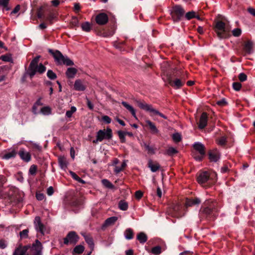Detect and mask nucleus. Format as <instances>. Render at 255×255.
<instances>
[{
  "instance_id": "nucleus-49",
  "label": "nucleus",
  "mask_w": 255,
  "mask_h": 255,
  "mask_svg": "<svg viewBox=\"0 0 255 255\" xmlns=\"http://www.w3.org/2000/svg\"><path fill=\"white\" fill-rule=\"evenodd\" d=\"M232 34L235 37H239L242 34V30L241 28H235L234 30L232 31Z\"/></svg>"
},
{
  "instance_id": "nucleus-1",
  "label": "nucleus",
  "mask_w": 255,
  "mask_h": 255,
  "mask_svg": "<svg viewBox=\"0 0 255 255\" xmlns=\"http://www.w3.org/2000/svg\"><path fill=\"white\" fill-rule=\"evenodd\" d=\"M218 215L217 203L211 200H206L202 205L199 213L200 221H212Z\"/></svg>"
},
{
  "instance_id": "nucleus-63",
  "label": "nucleus",
  "mask_w": 255,
  "mask_h": 255,
  "mask_svg": "<svg viewBox=\"0 0 255 255\" xmlns=\"http://www.w3.org/2000/svg\"><path fill=\"white\" fill-rule=\"evenodd\" d=\"M127 110L130 112L131 114L133 117H136L135 111L131 106L130 105L127 109Z\"/></svg>"
},
{
  "instance_id": "nucleus-3",
  "label": "nucleus",
  "mask_w": 255,
  "mask_h": 255,
  "mask_svg": "<svg viewBox=\"0 0 255 255\" xmlns=\"http://www.w3.org/2000/svg\"><path fill=\"white\" fill-rule=\"evenodd\" d=\"M42 244L38 240L35 241L32 246H22L20 244L17 247L12 255H29V251L31 252L32 255H41Z\"/></svg>"
},
{
  "instance_id": "nucleus-33",
  "label": "nucleus",
  "mask_w": 255,
  "mask_h": 255,
  "mask_svg": "<svg viewBox=\"0 0 255 255\" xmlns=\"http://www.w3.org/2000/svg\"><path fill=\"white\" fill-rule=\"evenodd\" d=\"M128 203L125 200H121L119 203V208L123 211H127L128 209Z\"/></svg>"
},
{
  "instance_id": "nucleus-2",
  "label": "nucleus",
  "mask_w": 255,
  "mask_h": 255,
  "mask_svg": "<svg viewBox=\"0 0 255 255\" xmlns=\"http://www.w3.org/2000/svg\"><path fill=\"white\" fill-rule=\"evenodd\" d=\"M197 181L202 187L207 189L216 183L217 174L215 172L200 171L197 174Z\"/></svg>"
},
{
  "instance_id": "nucleus-25",
  "label": "nucleus",
  "mask_w": 255,
  "mask_h": 255,
  "mask_svg": "<svg viewBox=\"0 0 255 255\" xmlns=\"http://www.w3.org/2000/svg\"><path fill=\"white\" fill-rule=\"evenodd\" d=\"M58 163L60 168L65 170L67 168L68 162L66 158L64 156H60L58 158Z\"/></svg>"
},
{
  "instance_id": "nucleus-36",
  "label": "nucleus",
  "mask_w": 255,
  "mask_h": 255,
  "mask_svg": "<svg viewBox=\"0 0 255 255\" xmlns=\"http://www.w3.org/2000/svg\"><path fill=\"white\" fill-rule=\"evenodd\" d=\"M70 174L72 177L78 182L82 183V184H85L86 182L82 179L80 177H79L75 172L73 171H70Z\"/></svg>"
},
{
  "instance_id": "nucleus-45",
  "label": "nucleus",
  "mask_w": 255,
  "mask_h": 255,
  "mask_svg": "<svg viewBox=\"0 0 255 255\" xmlns=\"http://www.w3.org/2000/svg\"><path fill=\"white\" fill-rule=\"evenodd\" d=\"M227 141V137L225 136H222L218 139V143L221 146H225Z\"/></svg>"
},
{
  "instance_id": "nucleus-42",
  "label": "nucleus",
  "mask_w": 255,
  "mask_h": 255,
  "mask_svg": "<svg viewBox=\"0 0 255 255\" xmlns=\"http://www.w3.org/2000/svg\"><path fill=\"white\" fill-rule=\"evenodd\" d=\"M177 152V150L173 147H169L166 150V153L169 156H173Z\"/></svg>"
},
{
  "instance_id": "nucleus-51",
  "label": "nucleus",
  "mask_w": 255,
  "mask_h": 255,
  "mask_svg": "<svg viewBox=\"0 0 255 255\" xmlns=\"http://www.w3.org/2000/svg\"><path fill=\"white\" fill-rule=\"evenodd\" d=\"M144 146L146 150L148 151V153L151 154L155 153L154 149L152 147L150 146L148 144H147L146 143H144Z\"/></svg>"
},
{
  "instance_id": "nucleus-27",
  "label": "nucleus",
  "mask_w": 255,
  "mask_h": 255,
  "mask_svg": "<svg viewBox=\"0 0 255 255\" xmlns=\"http://www.w3.org/2000/svg\"><path fill=\"white\" fill-rule=\"evenodd\" d=\"M146 123L147 124V126L148 127L150 131L152 134H156L158 132L159 130H158L154 123H153L149 120L146 121Z\"/></svg>"
},
{
  "instance_id": "nucleus-12",
  "label": "nucleus",
  "mask_w": 255,
  "mask_h": 255,
  "mask_svg": "<svg viewBox=\"0 0 255 255\" xmlns=\"http://www.w3.org/2000/svg\"><path fill=\"white\" fill-rule=\"evenodd\" d=\"M79 239V236L75 231L69 232L66 237L63 239V243L65 245H68L69 244L75 245L77 243Z\"/></svg>"
},
{
  "instance_id": "nucleus-39",
  "label": "nucleus",
  "mask_w": 255,
  "mask_h": 255,
  "mask_svg": "<svg viewBox=\"0 0 255 255\" xmlns=\"http://www.w3.org/2000/svg\"><path fill=\"white\" fill-rule=\"evenodd\" d=\"M118 134L119 135V138L120 139V141L122 143L126 142V134L125 131H123L122 130H119L118 131Z\"/></svg>"
},
{
  "instance_id": "nucleus-50",
  "label": "nucleus",
  "mask_w": 255,
  "mask_h": 255,
  "mask_svg": "<svg viewBox=\"0 0 255 255\" xmlns=\"http://www.w3.org/2000/svg\"><path fill=\"white\" fill-rule=\"evenodd\" d=\"M37 170V167L36 165L33 164L32 165L29 169V174L34 175L36 174Z\"/></svg>"
},
{
  "instance_id": "nucleus-15",
  "label": "nucleus",
  "mask_w": 255,
  "mask_h": 255,
  "mask_svg": "<svg viewBox=\"0 0 255 255\" xmlns=\"http://www.w3.org/2000/svg\"><path fill=\"white\" fill-rule=\"evenodd\" d=\"M201 203V200L198 198H186L185 205L184 208H188L189 207H192L194 205H199Z\"/></svg>"
},
{
  "instance_id": "nucleus-53",
  "label": "nucleus",
  "mask_w": 255,
  "mask_h": 255,
  "mask_svg": "<svg viewBox=\"0 0 255 255\" xmlns=\"http://www.w3.org/2000/svg\"><path fill=\"white\" fill-rule=\"evenodd\" d=\"M98 34L103 37H109L112 35V34L109 32H106L104 30L99 31Z\"/></svg>"
},
{
  "instance_id": "nucleus-59",
  "label": "nucleus",
  "mask_w": 255,
  "mask_h": 255,
  "mask_svg": "<svg viewBox=\"0 0 255 255\" xmlns=\"http://www.w3.org/2000/svg\"><path fill=\"white\" fill-rule=\"evenodd\" d=\"M7 245V242L3 239L0 240V249H4L6 248Z\"/></svg>"
},
{
  "instance_id": "nucleus-30",
  "label": "nucleus",
  "mask_w": 255,
  "mask_h": 255,
  "mask_svg": "<svg viewBox=\"0 0 255 255\" xmlns=\"http://www.w3.org/2000/svg\"><path fill=\"white\" fill-rule=\"evenodd\" d=\"M136 238H137V240L141 244H144L147 240V236L143 232H140L139 233H138L137 235Z\"/></svg>"
},
{
  "instance_id": "nucleus-55",
  "label": "nucleus",
  "mask_w": 255,
  "mask_h": 255,
  "mask_svg": "<svg viewBox=\"0 0 255 255\" xmlns=\"http://www.w3.org/2000/svg\"><path fill=\"white\" fill-rule=\"evenodd\" d=\"M0 59L3 61L5 62H10L12 60L11 57L10 56L7 55H1Z\"/></svg>"
},
{
  "instance_id": "nucleus-58",
  "label": "nucleus",
  "mask_w": 255,
  "mask_h": 255,
  "mask_svg": "<svg viewBox=\"0 0 255 255\" xmlns=\"http://www.w3.org/2000/svg\"><path fill=\"white\" fill-rule=\"evenodd\" d=\"M143 196V193L140 190H137L135 192V197L136 199L139 200Z\"/></svg>"
},
{
  "instance_id": "nucleus-43",
  "label": "nucleus",
  "mask_w": 255,
  "mask_h": 255,
  "mask_svg": "<svg viewBox=\"0 0 255 255\" xmlns=\"http://www.w3.org/2000/svg\"><path fill=\"white\" fill-rule=\"evenodd\" d=\"M195 14L196 12L192 10L187 12L185 15V17L186 19L190 20L195 17Z\"/></svg>"
},
{
  "instance_id": "nucleus-8",
  "label": "nucleus",
  "mask_w": 255,
  "mask_h": 255,
  "mask_svg": "<svg viewBox=\"0 0 255 255\" xmlns=\"http://www.w3.org/2000/svg\"><path fill=\"white\" fill-rule=\"evenodd\" d=\"M4 198L6 201L12 206L19 207V204L22 201V197L18 193L17 189L15 188L9 189Z\"/></svg>"
},
{
  "instance_id": "nucleus-54",
  "label": "nucleus",
  "mask_w": 255,
  "mask_h": 255,
  "mask_svg": "<svg viewBox=\"0 0 255 255\" xmlns=\"http://www.w3.org/2000/svg\"><path fill=\"white\" fill-rule=\"evenodd\" d=\"M242 87V85L239 82H234L233 83V89L237 91H239Z\"/></svg>"
},
{
  "instance_id": "nucleus-40",
  "label": "nucleus",
  "mask_w": 255,
  "mask_h": 255,
  "mask_svg": "<svg viewBox=\"0 0 255 255\" xmlns=\"http://www.w3.org/2000/svg\"><path fill=\"white\" fill-rule=\"evenodd\" d=\"M47 76L50 80H55L57 78L56 74L50 69H49L47 72Z\"/></svg>"
},
{
  "instance_id": "nucleus-64",
  "label": "nucleus",
  "mask_w": 255,
  "mask_h": 255,
  "mask_svg": "<svg viewBox=\"0 0 255 255\" xmlns=\"http://www.w3.org/2000/svg\"><path fill=\"white\" fill-rule=\"evenodd\" d=\"M114 46L116 48L119 49L121 51L124 50V49L123 46L121 45L120 42H116L114 43Z\"/></svg>"
},
{
  "instance_id": "nucleus-6",
  "label": "nucleus",
  "mask_w": 255,
  "mask_h": 255,
  "mask_svg": "<svg viewBox=\"0 0 255 255\" xmlns=\"http://www.w3.org/2000/svg\"><path fill=\"white\" fill-rule=\"evenodd\" d=\"M187 74L183 71L177 73L174 77L171 74L167 75V80L168 84L174 89H179L185 84L187 78Z\"/></svg>"
},
{
  "instance_id": "nucleus-16",
  "label": "nucleus",
  "mask_w": 255,
  "mask_h": 255,
  "mask_svg": "<svg viewBox=\"0 0 255 255\" xmlns=\"http://www.w3.org/2000/svg\"><path fill=\"white\" fill-rule=\"evenodd\" d=\"M34 223L36 230L41 234L44 235V226L41 223L40 218L36 216L34 219Z\"/></svg>"
},
{
  "instance_id": "nucleus-47",
  "label": "nucleus",
  "mask_w": 255,
  "mask_h": 255,
  "mask_svg": "<svg viewBox=\"0 0 255 255\" xmlns=\"http://www.w3.org/2000/svg\"><path fill=\"white\" fill-rule=\"evenodd\" d=\"M172 139L175 142H179L181 140V135L178 132L172 135Z\"/></svg>"
},
{
  "instance_id": "nucleus-18",
  "label": "nucleus",
  "mask_w": 255,
  "mask_h": 255,
  "mask_svg": "<svg viewBox=\"0 0 255 255\" xmlns=\"http://www.w3.org/2000/svg\"><path fill=\"white\" fill-rule=\"evenodd\" d=\"M208 116L206 113H203L200 117L198 123V127L200 129H203L207 124Z\"/></svg>"
},
{
  "instance_id": "nucleus-57",
  "label": "nucleus",
  "mask_w": 255,
  "mask_h": 255,
  "mask_svg": "<svg viewBox=\"0 0 255 255\" xmlns=\"http://www.w3.org/2000/svg\"><path fill=\"white\" fill-rule=\"evenodd\" d=\"M79 20L77 17H73L71 21V25L74 27L78 26Z\"/></svg>"
},
{
  "instance_id": "nucleus-19",
  "label": "nucleus",
  "mask_w": 255,
  "mask_h": 255,
  "mask_svg": "<svg viewBox=\"0 0 255 255\" xmlns=\"http://www.w3.org/2000/svg\"><path fill=\"white\" fill-rule=\"evenodd\" d=\"M86 86L84 84L83 82L80 79L76 80L74 85V88L77 91H84Z\"/></svg>"
},
{
  "instance_id": "nucleus-21",
  "label": "nucleus",
  "mask_w": 255,
  "mask_h": 255,
  "mask_svg": "<svg viewBox=\"0 0 255 255\" xmlns=\"http://www.w3.org/2000/svg\"><path fill=\"white\" fill-rule=\"evenodd\" d=\"M147 165L148 167L150 169L152 172H156L160 167V166L158 163L156 161L153 162L151 159L148 160Z\"/></svg>"
},
{
  "instance_id": "nucleus-11",
  "label": "nucleus",
  "mask_w": 255,
  "mask_h": 255,
  "mask_svg": "<svg viewBox=\"0 0 255 255\" xmlns=\"http://www.w3.org/2000/svg\"><path fill=\"white\" fill-rule=\"evenodd\" d=\"M113 137V132L110 128L100 129L97 132V141H102L104 139L110 140Z\"/></svg>"
},
{
  "instance_id": "nucleus-34",
  "label": "nucleus",
  "mask_w": 255,
  "mask_h": 255,
  "mask_svg": "<svg viewBox=\"0 0 255 255\" xmlns=\"http://www.w3.org/2000/svg\"><path fill=\"white\" fill-rule=\"evenodd\" d=\"M37 17L39 19H44L45 15L44 13V8L43 6L40 7L38 8L36 12Z\"/></svg>"
},
{
  "instance_id": "nucleus-17",
  "label": "nucleus",
  "mask_w": 255,
  "mask_h": 255,
  "mask_svg": "<svg viewBox=\"0 0 255 255\" xmlns=\"http://www.w3.org/2000/svg\"><path fill=\"white\" fill-rule=\"evenodd\" d=\"M209 158L211 161L217 162L220 159V154L217 149L210 150L208 152Z\"/></svg>"
},
{
  "instance_id": "nucleus-28",
  "label": "nucleus",
  "mask_w": 255,
  "mask_h": 255,
  "mask_svg": "<svg viewBox=\"0 0 255 255\" xmlns=\"http://www.w3.org/2000/svg\"><path fill=\"white\" fill-rule=\"evenodd\" d=\"M124 236L127 240H131L133 239L134 236L133 231L131 228L127 229L124 232Z\"/></svg>"
},
{
  "instance_id": "nucleus-29",
  "label": "nucleus",
  "mask_w": 255,
  "mask_h": 255,
  "mask_svg": "<svg viewBox=\"0 0 255 255\" xmlns=\"http://www.w3.org/2000/svg\"><path fill=\"white\" fill-rule=\"evenodd\" d=\"M85 248L81 245L76 246L73 249L72 252V255H80L84 251Z\"/></svg>"
},
{
  "instance_id": "nucleus-10",
  "label": "nucleus",
  "mask_w": 255,
  "mask_h": 255,
  "mask_svg": "<svg viewBox=\"0 0 255 255\" xmlns=\"http://www.w3.org/2000/svg\"><path fill=\"white\" fill-rule=\"evenodd\" d=\"M185 10L180 5H175L172 7L170 14L174 22L181 21L185 14Z\"/></svg>"
},
{
  "instance_id": "nucleus-35",
  "label": "nucleus",
  "mask_w": 255,
  "mask_h": 255,
  "mask_svg": "<svg viewBox=\"0 0 255 255\" xmlns=\"http://www.w3.org/2000/svg\"><path fill=\"white\" fill-rule=\"evenodd\" d=\"M56 17L55 14L53 12H49L47 16L45 15L44 19L49 22L50 24H53V20Z\"/></svg>"
},
{
  "instance_id": "nucleus-61",
  "label": "nucleus",
  "mask_w": 255,
  "mask_h": 255,
  "mask_svg": "<svg viewBox=\"0 0 255 255\" xmlns=\"http://www.w3.org/2000/svg\"><path fill=\"white\" fill-rule=\"evenodd\" d=\"M102 119L106 124H110L111 122V119L108 116H103Z\"/></svg>"
},
{
  "instance_id": "nucleus-52",
  "label": "nucleus",
  "mask_w": 255,
  "mask_h": 255,
  "mask_svg": "<svg viewBox=\"0 0 255 255\" xmlns=\"http://www.w3.org/2000/svg\"><path fill=\"white\" fill-rule=\"evenodd\" d=\"M41 112L44 115L49 114L51 112V109L48 107H44L41 109Z\"/></svg>"
},
{
  "instance_id": "nucleus-22",
  "label": "nucleus",
  "mask_w": 255,
  "mask_h": 255,
  "mask_svg": "<svg viewBox=\"0 0 255 255\" xmlns=\"http://www.w3.org/2000/svg\"><path fill=\"white\" fill-rule=\"evenodd\" d=\"M68 204L73 208H77L83 204L82 200L81 199L72 198L69 201H68Z\"/></svg>"
},
{
  "instance_id": "nucleus-9",
  "label": "nucleus",
  "mask_w": 255,
  "mask_h": 255,
  "mask_svg": "<svg viewBox=\"0 0 255 255\" xmlns=\"http://www.w3.org/2000/svg\"><path fill=\"white\" fill-rule=\"evenodd\" d=\"M135 102L139 108L149 112L151 116H159L164 119H167V117L166 116L154 109L151 105L146 104L144 101L136 100Z\"/></svg>"
},
{
  "instance_id": "nucleus-5",
  "label": "nucleus",
  "mask_w": 255,
  "mask_h": 255,
  "mask_svg": "<svg viewBox=\"0 0 255 255\" xmlns=\"http://www.w3.org/2000/svg\"><path fill=\"white\" fill-rule=\"evenodd\" d=\"M213 29L220 39H227L231 36V25L222 20L215 22Z\"/></svg>"
},
{
  "instance_id": "nucleus-38",
  "label": "nucleus",
  "mask_w": 255,
  "mask_h": 255,
  "mask_svg": "<svg viewBox=\"0 0 255 255\" xmlns=\"http://www.w3.org/2000/svg\"><path fill=\"white\" fill-rule=\"evenodd\" d=\"M9 0H0V5L3 6V11L5 10H9L10 7L8 6V2Z\"/></svg>"
},
{
  "instance_id": "nucleus-37",
  "label": "nucleus",
  "mask_w": 255,
  "mask_h": 255,
  "mask_svg": "<svg viewBox=\"0 0 255 255\" xmlns=\"http://www.w3.org/2000/svg\"><path fill=\"white\" fill-rule=\"evenodd\" d=\"M103 185L107 188L113 189L114 188V185L108 179H104L102 180Z\"/></svg>"
},
{
  "instance_id": "nucleus-13",
  "label": "nucleus",
  "mask_w": 255,
  "mask_h": 255,
  "mask_svg": "<svg viewBox=\"0 0 255 255\" xmlns=\"http://www.w3.org/2000/svg\"><path fill=\"white\" fill-rule=\"evenodd\" d=\"M97 23L99 25H105L109 21V17L105 13H100L97 15L95 18Z\"/></svg>"
},
{
  "instance_id": "nucleus-26",
  "label": "nucleus",
  "mask_w": 255,
  "mask_h": 255,
  "mask_svg": "<svg viewBox=\"0 0 255 255\" xmlns=\"http://www.w3.org/2000/svg\"><path fill=\"white\" fill-rule=\"evenodd\" d=\"M77 73V70L73 67H69L66 72V77L69 79L73 78Z\"/></svg>"
},
{
  "instance_id": "nucleus-31",
  "label": "nucleus",
  "mask_w": 255,
  "mask_h": 255,
  "mask_svg": "<svg viewBox=\"0 0 255 255\" xmlns=\"http://www.w3.org/2000/svg\"><path fill=\"white\" fill-rule=\"evenodd\" d=\"M118 220V218L115 216L111 217L106 220L103 227H107L113 225Z\"/></svg>"
},
{
  "instance_id": "nucleus-14",
  "label": "nucleus",
  "mask_w": 255,
  "mask_h": 255,
  "mask_svg": "<svg viewBox=\"0 0 255 255\" xmlns=\"http://www.w3.org/2000/svg\"><path fill=\"white\" fill-rule=\"evenodd\" d=\"M20 158L24 161L28 162L31 159V156L29 152L26 151L24 148H20L18 152Z\"/></svg>"
},
{
  "instance_id": "nucleus-4",
  "label": "nucleus",
  "mask_w": 255,
  "mask_h": 255,
  "mask_svg": "<svg viewBox=\"0 0 255 255\" xmlns=\"http://www.w3.org/2000/svg\"><path fill=\"white\" fill-rule=\"evenodd\" d=\"M40 58V56L38 55L32 60L27 70L23 76V80H24L27 75H28L30 78L32 79L37 72L39 74H42L46 71V67L42 63L38 65Z\"/></svg>"
},
{
  "instance_id": "nucleus-41",
  "label": "nucleus",
  "mask_w": 255,
  "mask_h": 255,
  "mask_svg": "<svg viewBox=\"0 0 255 255\" xmlns=\"http://www.w3.org/2000/svg\"><path fill=\"white\" fill-rule=\"evenodd\" d=\"M29 230L28 229H24L22 231L20 232L19 236L21 239H27L28 237Z\"/></svg>"
},
{
  "instance_id": "nucleus-24",
  "label": "nucleus",
  "mask_w": 255,
  "mask_h": 255,
  "mask_svg": "<svg viewBox=\"0 0 255 255\" xmlns=\"http://www.w3.org/2000/svg\"><path fill=\"white\" fill-rule=\"evenodd\" d=\"M17 153H18V152L15 149H13L11 151L7 152L3 154L2 155V158L8 160L15 157Z\"/></svg>"
},
{
  "instance_id": "nucleus-7",
  "label": "nucleus",
  "mask_w": 255,
  "mask_h": 255,
  "mask_svg": "<svg viewBox=\"0 0 255 255\" xmlns=\"http://www.w3.org/2000/svg\"><path fill=\"white\" fill-rule=\"evenodd\" d=\"M48 51L49 53L53 56L54 59V61L57 65H74V63L73 61L67 56H64L59 50H54L51 49H49Z\"/></svg>"
},
{
  "instance_id": "nucleus-60",
  "label": "nucleus",
  "mask_w": 255,
  "mask_h": 255,
  "mask_svg": "<svg viewBox=\"0 0 255 255\" xmlns=\"http://www.w3.org/2000/svg\"><path fill=\"white\" fill-rule=\"evenodd\" d=\"M227 104V103L225 99H223L217 102V104L221 107L225 106Z\"/></svg>"
},
{
  "instance_id": "nucleus-56",
  "label": "nucleus",
  "mask_w": 255,
  "mask_h": 255,
  "mask_svg": "<svg viewBox=\"0 0 255 255\" xmlns=\"http://www.w3.org/2000/svg\"><path fill=\"white\" fill-rule=\"evenodd\" d=\"M238 78L241 82H243L247 80V76L244 73H241L239 75Z\"/></svg>"
},
{
  "instance_id": "nucleus-48",
  "label": "nucleus",
  "mask_w": 255,
  "mask_h": 255,
  "mask_svg": "<svg viewBox=\"0 0 255 255\" xmlns=\"http://www.w3.org/2000/svg\"><path fill=\"white\" fill-rule=\"evenodd\" d=\"M161 247L159 246H155V247H153L152 249L151 252H152V254H153L154 255H158L161 253Z\"/></svg>"
},
{
  "instance_id": "nucleus-32",
  "label": "nucleus",
  "mask_w": 255,
  "mask_h": 255,
  "mask_svg": "<svg viewBox=\"0 0 255 255\" xmlns=\"http://www.w3.org/2000/svg\"><path fill=\"white\" fill-rule=\"evenodd\" d=\"M82 235L84 236L85 240L86 242L88 244L89 247L92 250H93L94 244L92 238H91L88 235H84L83 234Z\"/></svg>"
},
{
  "instance_id": "nucleus-44",
  "label": "nucleus",
  "mask_w": 255,
  "mask_h": 255,
  "mask_svg": "<svg viewBox=\"0 0 255 255\" xmlns=\"http://www.w3.org/2000/svg\"><path fill=\"white\" fill-rule=\"evenodd\" d=\"M82 29L83 31L89 32L91 30L90 24L88 22H86L82 23L81 25Z\"/></svg>"
},
{
  "instance_id": "nucleus-62",
  "label": "nucleus",
  "mask_w": 255,
  "mask_h": 255,
  "mask_svg": "<svg viewBox=\"0 0 255 255\" xmlns=\"http://www.w3.org/2000/svg\"><path fill=\"white\" fill-rule=\"evenodd\" d=\"M20 5H17L12 10V11L10 13V15H13L17 13L20 10Z\"/></svg>"
},
{
  "instance_id": "nucleus-23",
  "label": "nucleus",
  "mask_w": 255,
  "mask_h": 255,
  "mask_svg": "<svg viewBox=\"0 0 255 255\" xmlns=\"http://www.w3.org/2000/svg\"><path fill=\"white\" fill-rule=\"evenodd\" d=\"M253 42L248 40L245 42L243 45V50L247 54H251L253 51Z\"/></svg>"
},
{
  "instance_id": "nucleus-20",
  "label": "nucleus",
  "mask_w": 255,
  "mask_h": 255,
  "mask_svg": "<svg viewBox=\"0 0 255 255\" xmlns=\"http://www.w3.org/2000/svg\"><path fill=\"white\" fill-rule=\"evenodd\" d=\"M193 148L195 150L198 151L200 154L202 155H205V147L201 143L195 142L193 145Z\"/></svg>"
},
{
  "instance_id": "nucleus-46",
  "label": "nucleus",
  "mask_w": 255,
  "mask_h": 255,
  "mask_svg": "<svg viewBox=\"0 0 255 255\" xmlns=\"http://www.w3.org/2000/svg\"><path fill=\"white\" fill-rule=\"evenodd\" d=\"M77 110L75 107L72 106L71 107L70 110L67 111L66 113V116L67 118H71L72 116L73 113H74Z\"/></svg>"
}]
</instances>
